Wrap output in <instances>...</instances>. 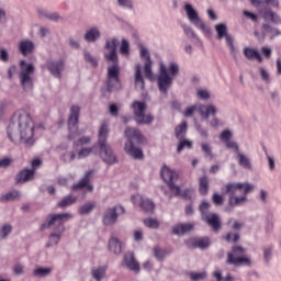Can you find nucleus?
<instances>
[{"label":"nucleus","mask_w":281,"mask_h":281,"mask_svg":"<svg viewBox=\"0 0 281 281\" xmlns=\"http://www.w3.org/2000/svg\"><path fill=\"white\" fill-rule=\"evenodd\" d=\"M8 137L11 142H22L32 146L34 144V121L25 111H18L7 127Z\"/></svg>","instance_id":"nucleus-1"},{"label":"nucleus","mask_w":281,"mask_h":281,"mask_svg":"<svg viewBox=\"0 0 281 281\" xmlns=\"http://www.w3.org/2000/svg\"><path fill=\"white\" fill-rule=\"evenodd\" d=\"M103 56L108 63V88L110 91L122 89L120 83V57L117 56V38L110 37L103 46Z\"/></svg>","instance_id":"nucleus-2"},{"label":"nucleus","mask_w":281,"mask_h":281,"mask_svg":"<svg viewBox=\"0 0 281 281\" xmlns=\"http://www.w3.org/2000/svg\"><path fill=\"white\" fill-rule=\"evenodd\" d=\"M71 218H74V214L70 212L53 213L46 217L42 225V229H52L48 236V243L46 244L47 249H49V247H56L58 243H60L66 231L65 223L71 221Z\"/></svg>","instance_id":"nucleus-3"},{"label":"nucleus","mask_w":281,"mask_h":281,"mask_svg":"<svg viewBox=\"0 0 281 281\" xmlns=\"http://www.w3.org/2000/svg\"><path fill=\"white\" fill-rule=\"evenodd\" d=\"M255 186L249 182H231L222 188V192L228 195V204L231 207H238L247 203V194L255 190Z\"/></svg>","instance_id":"nucleus-4"},{"label":"nucleus","mask_w":281,"mask_h":281,"mask_svg":"<svg viewBox=\"0 0 281 281\" xmlns=\"http://www.w3.org/2000/svg\"><path fill=\"white\" fill-rule=\"evenodd\" d=\"M124 135L127 142L124 145V150L133 159H144V151L142 148L136 147L133 142L136 144H146V137L142 135V132L135 127H126Z\"/></svg>","instance_id":"nucleus-5"},{"label":"nucleus","mask_w":281,"mask_h":281,"mask_svg":"<svg viewBox=\"0 0 281 281\" xmlns=\"http://www.w3.org/2000/svg\"><path fill=\"white\" fill-rule=\"evenodd\" d=\"M176 76H179V64L171 61L168 68H166L164 61L159 63L158 89L161 93H168V89L172 87Z\"/></svg>","instance_id":"nucleus-6"},{"label":"nucleus","mask_w":281,"mask_h":281,"mask_svg":"<svg viewBox=\"0 0 281 281\" xmlns=\"http://www.w3.org/2000/svg\"><path fill=\"white\" fill-rule=\"evenodd\" d=\"M19 80L23 91H32L34 89V74L36 72V66L25 60H20Z\"/></svg>","instance_id":"nucleus-7"},{"label":"nucleus","mask_w":281,"mask_h":281,"mask_svg":"<svg viewBox=\"0 0 281 281\" xmlns=\"http://www.w3.org/2000/svg\"><path fill=\"white\" fill-rule=\"evenodd\" d=\"M183 10L187 14L188 21L192 23L194 27H198V30H201L204 36L210 38L212 36V29H210V26L205 24V22H203V20L199 15V11H196V9H194V7L190 3H186L183 5Z\"/></svg>","instance_id":"nucleus-8"},{"label":"nucleus","mask_w":281,"mask_h":281,"mask_svg":"<svg viewBox=\"0 0 281 281\" xmlns=\"http://www.w3.org/2000/svg\"><path fill=\"white\" fill-rule=\"evenodd\" d=\"M226 265H233V267H251V258L245 256V248L235 246L232 251L227 252Z\"/></svg>","instance_id":"nucleus-9"},{"label":"nucleus","mask_w":281,"mask_h":281,"mask_svg":"<svg viewBox=\"0 0 281 281\" xmlns=\"http://www.w3.org/2000/svg\"><path fill=\"white\" fill-rule=\"evenodd\" d=\"M198 113L202 120H210V116L212 117L209 121V126H211V128H218V126H221V119L216 117L218 114V106H216L214 103L200 104L198 108Z\"/></svg>","instance_id":"nucleus-10"},{"label":"nucleus","mask_w":281,"mask_h":281,"mask_svg":"<svg viewBox=\"0 0 281 281\" xmlns=\"http://www.w3.org/2000/svg\"><path fill=\"white\" fill-rule=\"evenodd\" d=\"M131 109L134 113L135 120L137 124H153L155 121V116L153 114H146V110L148 109V105L144 101H134L131 104Z\"/></svg>","instance_id":"nucleus-11"},{"label":"nucleus","mask_w":281,"mask_h":281,"mask_svg":"<svg viewBox=\"0 0 281 281\" xmlns=\"http://www.w3.org/2000/svg\"><path fill=\"white\" fill-rule=\"evenodd\" d=\"M215 32L217 34V41H223V38H225L226 46L231 52V56H233V58H236V56H238V48H236V46L234 45V37L232 36V34H229V31L227 30V24H216Z\"/></svg>","instance_id":"nucleus-12"},{"label":"nucleus","mask_w":281,"mask_h":281,"mask_svg":"<svg viewBox=\"0 0 281 281\" xmlns=\"http://www.w3.org/2000/svg\"><path fill=\"white\" fill-rule=\"evenodd\" d=\"M139 58L143 60V71L145 78L148 80H155V72H153V57H150V50L144 44L138 45Z\"/></svg>","instance_id":"nucleus-13"},{"label":"nucleus","mask_w":281,"mask_h":281,"mask_svg":"<svg viewBox=\"0 0 281 281\" xmlns=\"http://www.w3.org/2000/svg\"><path fill=\"white\" fill-rule=\"evenodd\" d=\"M161 177L164 181L169 184V188L175 196H179V194H181V189L179 188V186L175 184V181L179 179V173H177V171L170 169L169 167H162Z\"/></svg>","instance_id":"nucleus-14"},{"label":"nucleus","mask_w":281,"mask_h":281,"mask_svg":"<svg viewBox=\"0 0 281 281\" xmlns=\"http://www.w3.org/2000/svg\"><path fill=\"white\" fill-rule=\"evenodd\" d=\"M80 117V106L72 105L70 108V115L68 119L69 135L68 139H76L78 137V119Z\"/></svg>","instance_id":"nucleus-15"},{"label":"nucleus","mask_w":281,"mask_h":281,"mask_svg":"<svg viewBox=\"0 0 281 281\" xmlns=\"http://www.w3.org/2000/svg\"><path fill=\"white\" fill-rule=\"evenodd\" d=\"M117 212H124V207L122 206H112L104 211L102 223L106 227H112V225H115L117 223Z\"/></svg>","instance_id":"nucleus-16"},{"label":"nucleus","mask_w":281,"mask_h":281,"mask_svg":"<svg viewBox=\"0 0 281 281\" xmlns=\"http://www.w3.org/2000/svg\"><path fill=\"white\" fill-rule=\"evenodd\" d=\"M122 266L125 267V269H128V271H133L134 273H139V271H142L139 261H137L135 254L133 252H127L124 255Z\"/></svg>","instance_id":"nucleus-17"},{"label":"nucleus","mask_w":281,"mask_h":281,"mask_svg":"<svg viewBox=\"0 0 281 281\" xmlns=\"http://www.w3.org/2000/svg\"><path fill=\"white\" fill-rule=\"evenodd\" d=\"M99 155L105 164H115V161H117V158L109 144L99 145Z\"/></svg>","instance_id":"nucleus-18"},{"label":"nucleus","mask_w":281,"mask_h":281,"mask_svg":"<svg viewBox=\"0 0 281 281\" xmlns=\"http://www.w3.org/2000/svg\"><path fill=\"white\" fill-rule=\"evenodd\" d=\"M46 67L52 76L60 78L63 71H65V61L63 59L49 60Z\"/></svg>","instance_id":"nucleus-19"},{"label":"nucleus","mask_w":281,"mask_h":281,"mask_svg":"<svg viewBox=\"0 0 281 281\" xmlns=\"http://www.w3.org/2000/svg\"><path fill=\"white\" fill-rule=\"evenodd\" d=\"M18 49L22 56H30V54H34V50L36 49V45L32 40L24 38L19 42Z\"/></svg>","instance_id":"nucleus-20"},{"label":"nucleus","mask_w":281,"mask_h":281,"mask_svg":"<svg viewBox=\"0 0 281 281\" xmlns=\"http://www.w3.org/2000/svg\"><path fill=\"white\" fill-rule=\"evenodd\" d=\"M134 87L136 91H144L146 83L142 75V65L135 64L134 66Z\"/></svg>","instance_id":"nucleus-21"},{"label":"nucleus","mask_w":281,"mask_h":281,"mask_svg":"<svg viewBox=\"0 0 281 281\" xmlns=\"http://www.w3.org/2000/svg\"><path fill=\"white\" fill-rule=\"evenodd\" d=\"M100 38H102V31L95 25L89 27L83 34V41H86V43H97Z\"/></svg>","instance_id":"nucleus-22"},{"label":"nucleus","mask_w":281,"mask_h":281,"mask_svg":"<svg viewBox=\"0 0 281 281\" xmlns=\"http://www.w3.org/2000/svg\"><path fill=\"white\" fill-rule=\"evenodd\" d=\"M93 172V170L86 171L83 178L79 181V183L72 186V190H80L82 188H86L88 192H93V187L89 183V181H91Z\"/></svg>","instance_id":"nucleus-23"},{"label":"nucleus","mask_w":281,"mask_h":281,"mask_svg":"<svg viewBox=\"0 0 281 281\" xmlns=\"http://www.w3.org/2000/svg\"><path fill=\"white\" fill-rule=\"evenodd\" d=\"M106 139H109V123L103 122L101 123L98 132V146H102L106 143Z\"/></svg>","instance_id":"nucleus-24"},{"label":"nucleus","mask_w":281,"mask_h":281,"mask_svg":"<svg viewBox=\"0 0 281 281\" xmlns=\"http://www.w3.org/2000/svg\"><path fill=\"white\" fill-rule=\"evenodd\" d=\"M215 232L221 229V217L216 213H210L202 217Z\"/></svg>","instance_id":"nucleus-25"},{"label":"nucleus","mask_w":281,"mask_h":281,"mask_svg":"<svg viewBox=\"0 0 281 281\" xmlns=\"http://www.w3.org/2000/svg\"><path fill=\"white\" fill-rule=\"evenodd\" d=\"M244 56L247 60H258V63H262V55L256 48L251 47H244Z\"/></svg>","instance_id":"nucleus-26"},{"label":"nucleus","mask_w":281,"mask_h":281,"mask_svg":"<svg viewBox=\"0 0 281 281\" xmlns=\"http://www.w3.org/2000/svg\"><path fill=\"white\" fill-rule=\"evenodd\" d=\"M34 170L23 169L16 176L18 183H27V181H32L34 179Z\"/></svg>","instance_id":"nucleus-27"},{"label":"nucleus","mask_w":281,"mask_h":281,"mask_svg":"<svg viewBox=\"0 0 281 281\" xmlns=\"http://www.w3.org/2000/svg\"><path fill=\"white\" fill-rule=\"evenodd\" d=\"M192 229H194V224L192 223L178 224L172 227V232L177 236H182V234H188V232H192Z\"/></svg>","instance_id":"nucleus-28"},{"label":"nucleus","mask_w":281,"mask_h":281,"mask_svg":"<svg viewBox=\"0 0 281 281\" xmlns=\"http://www.w3.org/2000/svg\"><path fill=\"white\" fill-rule=\"evenodd\" d=\"M108 247L111 254H115V256H120V254H122V241H120L117 237H112L109 240Z\"/></svg>","instance_id":"nucleus-29"},{"label":"nucleus","mask_w":281,"mask_h":281,"mask_svg":"<svg viewBox=\"0 0 281 281\" xmlns=\"http://www.w3.org/2000/svg\"><path fill=\"white\" fill-rule=\"evenodd\" d=\"M236 159L241 168H244L245 170H251V160L249 159V157H247V155L239 151L236 155Z\"/></svg>","instance_id":"nucleus-30"},{"label":"nucleus","mask_w":281,"mask_h":281,"mask_svg":"<svg viewBox=\"0 0 281 281\" xmlns=\"http://www.w3.org/2000/svg\"><path fill=\"white\" fill-rule=\"evenodd\" d=\"M93 210H95V202H86L79 206L78 214H80V216H88V214H91Z\"/></svg>","instance_id":"nucleus-31"},{"label":"nucleus","mask_w":281,"mask_h":281,"mask_svg":"<svg viewBox=\"0 0 281 281\" xmlns=\"http://www.w3.org/2000/svg\"><path fill=\"white\" fill-rule=\"evenodd\" d=\"M54 268L52 267H38L33 271L35 278H47V276H52Z\"/></svg>","instance_id":"nucleus-32"},{"label":"nucleus","mask_w":281,"mask_h":281,"mask_svg":"<svg viewBox=\"0 0 281 281\" xmlns=\"http://www.w3.org/2000/svg\"><path fill=\"white\" fill-rule=\"evenodd\" d=\"M120 54H121V56H124V58L131 57V42H128V40L123 38L121 41Z\"/></svg>","instance_id":"nucleus-33"},{"label":"nucleus","mask_w":281,"mask_h":281,"mask_svg":"<svg viewBox=\"0 0 281 281\" xmlns=\"http://www.w3.org/2000/svg\"><path fill=\"white\" fill-rule=\"evenodd\" d=\"M93 154H95V146L81 147L77 153V159H86V157H89Z\"/></svg>","instance_id":"nucleus-34"},{"label":"nucleus","mask_w":281,"mask_h":281,"mask_svg":"<svg viewBox=\"0 0 281 281\" xmlns=\"http://www.w3.org/2000/svg\"><path fill=\"white\" fill-rule=\"evenodd\" d=\"M210 190V179L206 176L199 178V192L200 194H207Z\"/></svg>","instance_id":"nucleus-35"},{"label":"nucleus","mask_w":281,"mask_h":281,"mask_svg":"<svg viewBox=\"0 0 281 281\" xmlns=\"http://www.w3.org/2000/svg\"><path fill=\"white\" fill-rule=\"evenodd\" d=\"M106 276V266L94 268L92 270V278L97 281H101Z\"/></svg>","instance_id":"nucleus-36"},{"label":"nucleus","mask_w":281,"mask_h":281,"mask_svg":"<svg viewBox=\"0 0 281 281\" xmlns=\"http://www.w3.org/2000/svg\"><path fill=\"white\" fill-rule=\"evenodd\" d=\"M263 19H265V21H271V23H274V25H280V23H281L280 15H278V13H276L273 11L266 12L263 14Z\"/></svg>","instance_id":"nucleus-37"},{"label":"nucleus","mask_w":281,"mask_h":281,"mask_svg":"<svg viewBox=\"0 0 281 281\" xmlns=\"http://www.w3.org/2000/svg\"><path fill=\"white\" fill-rule=\"evenodd\" d=\"M76 201H78V198L74 195H67L61 201H59L57 205L58 207L65 209V207H69V205H74Z\"/></svg>","instance_id":"nucleus-38"},{"label":"nucleus","mask_w":281,"mask_h":281,"mask_svg":"<svg viewBox=\"0 0 281 281\" xmlns=\"http://www.w3.org/2000/svg\"><path fill=\"white\" fill-rule=\"evenodd\" d=\"M116 5L119 8H122L123 10H130L131 12L135 10V4L133 3V0H116Z\"/></svg>","instance_id":"nucleus-39"},{"label":"nucleus","mask_w":281,"mask_h":281,"mask_svg":"<svg viewBox=\"0 0 281 281\" xmlns=\"http://www.w3.org/2000/svg\"><path fill=\"white\" fill-rule=\"evenodd\" d=\"M186 133H188V123L183 122L176 127V137L178 139H183Z\"/></svg>","instance_id":"nucleus-40"},{"label":"nucleus","mask_w":281,"mask_h":281,"mask_svg":"<svg viewBox=\"0 0 281 281\" xmlns=\"http://www.w3.org/2000/svg\"><path fill=\"white\" fill-rule=\"evenodd\" d=\"M10 234H12V225L4 224L0 226V240H5Z\"/></svg>","instance_id":"nucleus-41"},{"label":"nucleus","mask_w":281,"mask_h":281,"mask_svg":"<svg viewBox=\"0 0 281 281\" xmlns=\"http://www.w3.org/2000/svg\"><path fill=\"white\" fill-rule=\"evenodd\" d=\"M196 98L199 100H204L207 101L212 98V93H210V90L205 89V88H199L196 90Z\"/></svg>","instance_id":"nucleus-42"},{"label":"nucleus","mask_w":281,"mask_h":281,"mask_svg":"<svg viewBox=\"0 0 281 281\" xmlns=\"http://www.w3.org/2000/svg\"><path fill=\"white\" fill-rule=\"evenodd\" d=\"M194 247H199V249H207L210 247L209 238H195L193 239Z\"/></svg>","instance_id":"nucleus-43"},{"label":"nucleus","mask_w":281,"mask_h":281,"mask_svg":"<svg viewBox=\"0 0 281 281\" xmlns=\"http://www.w3.org/2000/svg\"><path fill=\"white\" fill-rule=\"evenodd\" d=\"M16 199H21V192L11 191L1 196L2 201H16Z\"/></svg>","instance_id":"nucleus-44"},{"label":"nucleus","mask_w":281,"mask_h":281,"mask_svg":"<svg viewBox=\"0 0 281 281\" xmlns=\"http://www.w3.org/2000/svg\"><path fill=\"white\" fill-rule=\"evenodd\" d=\"M76 159V153L74 150H66L61 154V161L65 164H71Z\"/></svg>","instance_id":"nucleus-45"},{"label":"nucleus","mask_w":281,"mask_h":281,"mask_svg":"<svg viewBox=\"0 0 281 281\" xmlns=\"http://www.w3.org/2000/svg\"><path fill=\"white\" fill-rule=\"evenodd\" d=\"M262 29L267 34H270L271 38H274V36H280L281 34L280 30L272 27L269 24H263Z\"/></svg>","instance_id":"nucleus-46"},{"label":"nucleus","mask_w":281,"mask_h":281,"mask_svg":"<svg viewBox=\"0 0 281 281\" xmlns=\"http://www.w3.org/2000/svg\"><path fill=\"white\" fill-rule=\"evenodd\" d=\"M143 223L145 227H149V229H159V221L157 218H145Z\"/></svg>","instance_id":"nucleus-47"},{"label":"nucleus","mask_w":281,"mask_h":281,"mask_svg":"<svg viewBox=\"0 0 281 281\" xmlns=\"http://www.w3.org/2000/svg\"><path fill=\"white\" fill-rule=\"evenodd\" d=\"M146 200V196L139 194V193H134L131 196V201L134 205H137L138 207H140L144 203V201Z\"/></svg>","instance_id":"nucleus-48"},{"label":"nucleus","mask_w":281,"mask_h":281,"mask_svg":"<svg viewBox=\"0 0 281 281\" xmlns=\"http://www.w3.org/2000/svg\"><path fill=\"white\" fill-rule=\"evenodd\" d=\"M47 21H53L54 23H63V21H65V18L58 12L49 11Z\"/></svg>","instance_id":"nucleus-49"},{"label":"nucleus","mask_w":281,"mask_h":281,"mask_svg":"<svg viewBox=\"0 0 281 281\" xmlns=\"http://www.w3.org/2000/svg\"><path fill=\"white\" fill-rule=\"evenodd\" d=\"M140 210H144V212H153V210H155V203L150 201V199L145 198V201L140 204Z\"/></svg>","instance_id":"nucleus-50"},{"label":"nucleus","mask_w":281,"mask_h":281,"mask_svg":"<svg viewBox=\"0 0 281 281\" xmlns=\"http://www.w3.org/2000/svg\"><path fill=\"white\" fill-rule=\"evenodd\" d=\"M189 277L192 281H201V280H205V278H207V272H205V271L191 272V273H189Z\"/></svg>","instance_id":"nucleus-51"},{"label":"nucleus","mask_w":281,"mask_h":281,"mask_svg":"<svg viewBox=\"0 0 281 281\" xmlns=\"http://www.w3.org/2000/svg\"><path fill=\"white\" fill-rule=\"evenodd\" d=\"M83 56L86 63H89L92 67H98V59L89 50H85Z\"/></svg>","instance_id":"nucleus-52"},{"label":"nucleus","mask_w":281,"mask_h":281,"mask_svg":"<svg viewBox=\"0 0 281 281\" xmlns=\"http://www.w3.org/2000/svg\"><path fill=\"white\" fill-rule=\"evenodd\" d=\"M259 76L261 80H263L267 85L271 82V75H269V71L262 67L259 68Z\"/></svg>","instance_id":"nucleus-53"},{"label":"nucleus","mask_w":281,"mask_h":281,"mask_svg":"<svg viewBox=\"0 0 281 281\" xmlns=\"http://www.w3.org/2000/svg\"><path fill=\"white\" fill-rule=\"evenodd\" d=\"M199 210L202 214V218H204L205 216L210 215L207 212L210 210V202L207 201H202L200 206H199Z\"/></svg>","instance_id":"nucleus-54"},{"label":"nucleus","mask_w":281,"mask_h":281,"mask_svg":"<svg viewBox=\"0 0 281 281\" xmlns=\"http://www.w3.org/2000/svg\"><path fill=\"white\" fill-rule=\"evenodd\" d=\"M180 143L178 145V148H177V153H181V150H183V148H192V143L191 140H188V139H183V138H180Z\"/></svg>","instance_id":"nucleus-55"},{"label":"nucleus","mask_w":281,"mask_h":281,"mask_svg":"<svg viewBox=\"0 0 281 281\" xmlns=\"http://www.w3.org/2000/svg\"><path fill=\"white\" fill-rule=\"evenodd\" d=\"M89 144H91V137H90V136H82V137H80V138L76 142V145H77V146H81V148L89 146Z\"/></svg>","instance_id":"nucleus-56"},{"label":"nucleus","mask_w":281,"mask_h":281,"mask_svg":"<svg viewBox=\"0 0 281 281\" xmlns=\"http://www.w3.org/2000/svg\"><path fill=\"white\" fill-rule=\"evenodd\" d=\"M49 12H50L49 10H47V9H45L43 7H38L36 9V13L40 16V19H46V21H47L48 16H49Z\"/></svg>","instance_id":"nucleus-57"},{"label":"nucleus","mask_w":281,"mask_h":281,"mask_svg":"<svg viewBox=\"0 0 281 281\" xmlns=\"http://www.w3.org/2000/svg\"><path fill=\"white\" fill-rule=\"evenodd\" d=\"M13 273L15 276H23L25 273V266L23 263H15L13 266Z\"/></svg>","instance_id":"nucleus-58"},{"label":"nucleus","mask_w":281,"mask_h":281,"mask_svg":"<svg viewBox=\"0 0 281 281\" xmlns=\"http://www.w3.org/2000/svg\"><path fill=\"white\" fill-rule=\"evenodd\" d=\"M225 144H226V148H228L229 150H234L236 155L240 153V148L238 147V144L236 142L227 140Z\"/></svg>","instance_id":"nucleus-59"},{"label":"nucleus","mask_w":281,"mask_h":281,"mask_svg":"<svg viewBox=\"0 0 281 281\" xmlns=\"http://www.w3.org/2000/svg\"><path fill=\"white\" fill-rule=\"evenodd\" d=\"M167 255H168V252L166 250H162V249L157 248V247L154 248V256L158 260H164V258H166Z\"/></svg>","instance_id":"nucleus-60"},{"label":"nucleus","mask_w":281,"mask_h":281,"mask_svg":"<svg viewBox=\"0 0 281 281\" xmlns=\"http://www.w3.org/2000/svg\"><path fill=\"white\" fill-rule=\"evenodd\" d=\"M196 109H199V106H196V105L188 106V108L183 111V116H184V117H192V116L194 115V113H196Z\"/></svg>","instance_id":"nucleus-61"},{"label":"nucleus","mask_w":281,"mask_h":281,"mask_svg":"<svg viewBox=\"0 0 281 281\" xmlns=\"http://www.w3.org/2000/svg\"><path fill=\"white\" fill-rule=\"evenodd\" d=\"M220 139H222V142H224V144L232 140V132L228 130L223 131L220 135Z\"/></svg>","instance_id":"nucleus-62"},{"label":"nucleus","mask_w":281,"mask_h":281,"mask_svg":"<svg viewBox=\"0 0 281 281\" xmlns=\"http://www.w3.org/2000/svg\"><path fill=\"white\" fill-rule=\"evenodd\" d=\"M183 32L187 36H189L190 38H196V33L194 32V30L188 25L183 26Z\"/></svg>","instance_id":"nucleus-63"},{"label":"nucleus","mask_w":281,"mask_h":281,"mask_svg":"<svg viewBox=\"0 0 281 281\" xmlns=\"http://www.w3.org/2000/svg\"><path fill=\"white\" fill-rule=\"evenodd\" d=\"M0 60H2V63H8V60H10V55L8 54V49L0 48Z\"/></svg>","instance_id":"nucleus-64"}]
</instances>
